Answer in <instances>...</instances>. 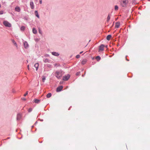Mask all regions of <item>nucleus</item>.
<instances>
[{
  "instance_id": "obj_1",
  "label": "nucleus",
  "mask_w": 150,
  "mask_h": 150,
  "mask_svg": "<svg viewBox=\"0 0 150 150\" xmlns=\"http://www.w3.org/2000/svg\"><path fill=\"white\" fill-rule=\"evenodd\" d=\"M62 72L63 71L61 70L56 71L55 73V76L57 79H60L63 75Z\"/></svg>"
},
{
  "instance_id": "obj_2",
  "label": "nucleus",
  "mask_w": 150,
  "mask_h": 150,
  "mask_svg": "<svg viewBox=\"0 0 150 150\" xmlns=\"http://www.w3.org/2000/svg\"><path fill=\"white\" fill-rule=\"evenodd\" d=\"M128 2V0H121V5L123 7H126Z\"/></svg>"
},
{
  "instance_id": "obj_3",
  "label": "nucleus",
  "mask_w": 150,
  "mask_h": 150,
  "mask_svg": "<svg viewBox=\"0 0 150 150\" xmlns=\"http://www.w3.org/2000/svg\"><path fill=\"white\" fill-rule=\"evenodd\" d=\"M3 23L6 26L10 27L11 26V24L6 21H4Z\"/></svg>"
},
{
  "instance_id": "obj_4",
  "label": "nucleus",
  "mask_w": 150,
  "mask_h": 150,
  "mask_svg": "<svg viewBox=\"0 0 150 150\" xmlns=\"http://www.w3.org/2000/svg\"><path fill=\"white\" fill-rule=\"evenodd\" d=\"M70 77V75H66L63 77V79L64 81H67V80Z\"/></svg>"
},
{
  "instance_id": "obj_5",
  "label": "nucleus",
  "mask_w": 150,
  "mask_h": 150,
  "mask_svg": "<svg viewBox=\"0 0 150 150\" xmlns=\"http://www.w3.org/2000/svg\"><path fill=\"white\" fill-rule=\"evenodd\" d=\"M63 88V87L62 86H60L58 87L57 88V92H59L61 91Z\"/></svg>"
},
{
  "instance_id": "obj_6",
  "label": "nucleus",
  "mask_w": 150,
  "mask_h": 150,
  "mask_svg": "<svg viewBox=\"0 0 150 150\" xmlns=\"http://www.w3.org/2000/svg\"><path fill=\"white\" fill-rule=\"evenodd\" d=\"M104 47V45H101L99 47V50L101 51L103 50Z\"/></svg>"
},
{
  "instance_id": "obj_7",
  "label": "nucleus",
  "mask_w": 150,
  "mask_h": 150,
  "mask_svg": "<svg viewBox=\"0 0 150 150\" xmlns=\"http://www.w3.org/2000/svg\"><path fill=\"white\" fill-rule=\"evenodd\" d=\"M120 26V23L119 22H117L115 23V28H118Z\"/></svg>"
},
{
  "instance_id": "obj_8",
  "label": "nucleus",
  "mask_w": 150,
  "mask_h": 150,
  "mask_svg": "<svg viewBox=\"0 0 150 150\" xmlns=\"http://www.w3.org/2000/svg\"><path fill=\"white\" fill-rule=\"evenodd\" d=\"M30 4L31 8L32 9H34V3H33V2L32 1L30 2Z\"/></svg>"
},
{
  "instance_id": "obj_9",
  "label": "nucleus",
  "mask_w": 150,
  "mask_h": 150,
  "mask_svg": "<svg viewBox=\"0 0 150 150\" xmlns=\"http://www.w3.org/2000/svg\"><path fill=\"white\" fill-rule=\"evenodd\" d=\"M15 10L16 11L19 12L21 11V8L17 6L15 8Z\"/></svg>"
},
{
  "instance_id": "obj_10",
  "label": "nucleus",
  "mask_w": 150,
  "mask_h": 150,
  "mask_svg": "<svg viewBox=\"0 0 150 150\" xmlns=\"http://www.w3.org/2000/svg\"><path fill=\"white\" fill-rule=\"evenodd\" d=\"M24 45L25 48H27L28 47V45L26 42H24Z\"/></svg>"
},
{
  "instance_id": "obj_11",
  "label": "nucleus",
  "mask_w": 150,
  "mask_h": 150,
  "mask_svg": "<svg viewBox=\"0 0 150 150\" xmlns=\"http://www.w3.org/2000/svg\"><path fill=\"white\" fill-rule=\"evenodd\" d=\"M52 54L53 55L55 56H58L59 55V54L58 53L55 52H52Z\"/></svg>"
},
{
  "instance_id": "obj_12",
  "label": "nucleus",
  "mask_w": 150,
  "mask_h": 150,
  "mask_svg": "<svg viewBox=\"0 0 150 150\" xmlns=\"http://www.w3.org/2000/svg\"><path fill=\"white\" fill-rule=\"evenodd\" d=\"M39 67V64L38 63H36L34 65V67L36 68V70L37 71Z\"/></svg>"
},
{
  "instance_id": "obj_13",
  "label": "nucleus",
  "mask_w": 150,
  "mask_h": 150,
  "mask_svg": "<svg viewBox=\"0 0 150 150\" xmlns=\"http://www.w3.org/2000/svg\"><path fill=\"white\" fill-rule=\"evenodd\" d=\"M21 117V115L20 114H18L17 116V120H19Z\"/></svg>"
},
{
  "instance_id": "obj_14",
  "label": "nucleus",
  "mask_w": 150,
  "mask_h": 150,
  "mask_svg": "<svg viewBox=\"0 0 150 150\" xmlns=\"http://www.w3.org/2000/svg\"><path fill=\"white\" fill-rule=\"evenodd\" d=\"M111 37L112 36L110 35H109L107 36L106 39L107 40H109L111 38Z\"/></svg>"
},
{
  "instance_id": "obj_15",
  "label": "nucleus",
  "mask_w": 150,
  "mask_h": 150,
  "mask_svg": "<svg viewBox=\"0 0 150 150\" xmlns=\"http://www.w3.org/2000/svg\"><path fill=\"white\" fill-rule=\"evenodd\" d=\"M33 32L34 34H36L37 33V30L35 28H33Z\"/></svg>"
},
{
  "instance_id": "obj_16",
  "label": "nucleus",
  "mask_w": 150,
  "mask_h": 150,
  "mask_svg": "<svg viewBox=\"0 0 150 150\" xmlns=\"http://www.w3.org/2000/svg\"><path fill=\"white\" fill-rule=\"evenodd\" d=\"M51 96H52V94L51 93H48L47 96H46V97L47 98H50V97Z\"/></svg>"
},
{
  "instance_id": "obj_17",
  "label": "nucleus",
  "mask_w": 150,
  "mask_h": 150,
  "mask_svg": "<svg viewBox=\"0 0 150 150\" xmlns=\"http://www.w3.org/2000/svg\"><path fill=\"white\" fill-rule=\"evenodd\" d=\"M110 14H109L107 17V22L109 21L110 20Z\"/></svg>"
},
{
  "instance_id": "obj_18",
  "label": "nucleus",
  "mask_w": 150,
  "mask_h": 150,
  "mask_svg": "<svg viewBox=\"0 0 150 150\" xmlns=\"http://www.w3.org/2000/svg\"><path fill=\"white\" fill-rule=\"evenodd\" d=\"M35 13L36 16L37 17H38V18H39V15L38 14L37 11H35Z\"/></svg>"
},
{
  "instance_id": "obj_19",
  "label": "nucleus",
  "mask_w": 150,
  "mask_h": 150,
  "mask_svg": "<svg viewBox=\"0 0 150 150\" xmlns=\"http://www.w3.org/2000/svg\"><path fill=\"white\" fill-rule=\"evenodd\" d=\"M86 59H84L82 61V62H81V63L83 64H85L86 63Z\"/></svg>"
},
{
  "instance_id": "obj_20",
  "label": "nucleus",
  "mask_w": 150,
  "mask_h": 150,
  "mask_svg": "<svg viewBox=\"0 0 150 150\" xmlns=\"http://www.w3.org/2000/svg\"><path fill=\"white\" fill-rule=\"evenodd\" d=\"M96 59L97 61H99L100 59V58L99 56H97L96 57Z\"/></svg>"
},
{
  "instance_id": "obj_21",
  "label": "nucleus",
  "mask_w": 150,
  "mask_h": 150,
  "mask_svg": "<svg viewBox=\"0 0 150 150\" xmlns=\"http://www.w3.org/2000/svg\"><path fill=\"white\" fill-rule=\"evenodd\" d=\"M40 100L38 99H35L34 100V102L35 103H38L39 102Z\"/></svg>"
},
{
  "instance_id": "obj_22",
  "label": "nucleus",
  "mask_w": 150,
  "mask_h": 150,
  "mask_svg": "<svg viewBox=\"0 0 150 150\" xmlns=\"http://www.w3.org/2000/svg\"><path fill=\"white\" fill-rule=\"evenodd\" d=\"M25 29V27L24 26H22L21 28V30H24Z\"/></svg>"
},
{
  "instance_id": "obj_23",
  "label": "nucleus",
  "mask_w": 150,
  "mask_h": 150,
  "mask_svg": "<svg viewBox=\"0 0 150 150\" xmlns=\"http://www.w3.org/2000/svg\"><path fill=\"white\" fill-rule=\"evenodd\" d=\"M118 9V6L117 5L115 6V10H117Z\"/></svg>"
},
{
  "instance_id": "obj_24",
  "label": "nucleus",
  "mask_w": 150,
  "mask_h": 150,
  "mask_svg": "<svg viewBox=\"0 0 150 150\" xmlns=\"http://www.w3.org/2000/svg\"><path fill=\"white\" fill-rule=\"evenodd\" d=\"M45 78L44 76H43L42 78V81L44 82L45 81Z\"/></svg>"
},
{
  "instance_id": "obj_25",
  "label": "nucleus",
  "mask_w": 150,
  "mask_h": 150,
  "mask_svg": "<svg viewBox=\"0 0 150 150\" xmlns=\"http://www.w3.org/2000/svg\"><path fill=\"white\" fill-rule=\"evenodd\" d=\"M32 108H30L28 109V112H30L32 111Z\"/></svg>"
},
{
  "instance_id": "obj_26",
  "label": "nucleus",
  "mask_w": 150,
  "mask_h": 150,
  "mask_svg": "<svg viewBox=\"0 0 150 150\" xmlns=\"http://www.w3.org/2000/svg\"><path fill=\"white\" fill-rule=\"evenodd\" d=\"M80 57V55H77L76 56V57L77 58H79Z\"/></svg>"
},
{
  "instance_id": "obj_27",
  "label": "nucleus",
  "mask_w": 150,
  "mask_h": 150,
  "mask_svg": "<svg viewBox=\"0 0 150 150\" xmlns=\"http://www.w3.org/2000/svg\"><path fill=\"white\" fill-rule=\"evenodd\" d=\"M4 13V11H0V15Z\"/></svg>"
},
{
  "instance_id": "obj_28",
  "label": "nucleus",
  "mask_w": 150,
  "mask_h": 150,
  "mask_svg": "<svg viewBox=\"0 0 150 150\" xmlns=\"http://www.w3.org/2000/svg\"><path fill=\"white\" fill-rule=\"evenodd\" d=\"M28 91H27V92H26V93H25V94H24V96H26L28 94Z\"/></svg>"
},
{
  "instance_id": "obj_29",
  "label": "nucleus",
  "mask_w": 150,
  "mask_h": 150,
  "mask_svg": "<svg viewBox=\"0 0 150 150\" xmlns=\"http://www.w3.org/2000/svg\"><path fill=\"white\" fill-rule=\"evenodd\" d=\"M80 72H78L76 73V75H79L80 74Z\"/></svg>"
},
{
  "instance_id": "obj_30",
  "label": "nucleus",
  "mask_w": 150,
  "mask_h": 150,
  "mask_svg": "<svg viewBox=\"0 0 150 150\" xmlns=\"http://www.w3.org/2000/svg\"><path fill=\"white\" fill-rule=\"evenodd\" d=\"M22 99L23 100H26L25 98H22Z\"/></svg>"
},
{
  "instance_id": "obj_31",
  "label": "nucleus",
  "mask_w": 150,
  "mask_h": 150,
  "mask_svg": "<svg viewBox=\"0 0 150 150\" xmlns=\"http://www.w3.org/2000/svg\"><path fill=\"white\" fill-rule=\"evenodd\" d=\"M28 69L29 70V65H28Z\"/></svg>"
},
{
  "instance_id": "obj_32",
  "label": "nucleus",
  "mask_w": 150,
  "mask_h": 150,
  "mask_svg": "<svg viewBox=\"0 0 150 150\" xmlns=\"http://www.w3.org/2000/svg\"><path fill=\"white\" fill-rule=\"evenodd\" d=\"M40 4H41L42 3V0H40Z\"/></svg>"
},
{
  "instance_id": "obj_33",
  "label": "nucleus",
  "mask_w": 150,
  "mask_h": 150,
  "mask_svg": "<svg viewBox=\"0 0 150 150\" xmlns=\"http://www.w3.org/2000/svg\"><path fill=\"white\" fill-rule=\"evenodd\" d=\"M13 42L14 43V44L16 45V42H15L14 41V42Z\"/></svg>"
},
{
  "instance_id": "obj_34",
  "label": "nucleus",
  "mask_w": 150,
  "mask_h": 150,
  "mask_svg": "<svg viewBox=\"0 0 150 150\" xmlns=\"http://www.w3.org/2000/svg\"><path fill=\"white\" fill-rule=\"evenodd\" d=\"M39 33H41V31H40V30H39Z\"/></svg>"
},
{
  "instance_id": "obj_35",
  "label": "nucleus",
  "mask_w": 150,
  "mask_h": 150,
  "mask_svg": "<svg viewBox=\"0 0 150 150\" xmlns=\"http://www.w3.org/2000/svg\"><path fill=\"white\" fill-rule=\"evenodd\" d=\"M83 52H80V54H81L82 53H83Z\"/></svg>"
}]
</instances>
